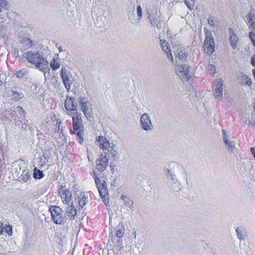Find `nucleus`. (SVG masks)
<instances>
[{
	"instance_id": "nucleus-53",
	"label": "nucleus",
	"mask_w": 255,
	"mask_h": 255,
	"mask_svg": "<svg viewBox=\"0 0 255 255\" xmlns=\"http://www.w3.org/2000/svg\"><path fill=\"white\" fill-rule=\"evenodd\" d=\"M253 75L255 77V69L253 70Z\"/></svg>"
},
{
	"instance_id": "nucleus-37",
	"label": "nucleus",
	"mask_w": 255,
	"mask_h": 255,
	"mask_svg": "<svg viewBox=\"0 0 255 255\" xmlns=\"http://www.w3.org/2000/svg\"><path fill=\"white\" fill-rule=\"evenodd\" d=\"M208 22L209 24V25L211 26H217L218 25V21L215 20L214 18L212 16L208 18Z\"/></svg>"
},
{
	"instance_id": "nucleus-36",
	"label": "nucleus",
	"mask_w": 255,
	"mask_h": 255,
	"mask_svg": "<svg viewBox=\"0 0 255 255\" xmlns=\"http://www.w3.org/2000/svg\"><path fill=\"white\" fill-rule=\"evenodd\" d=\"M7 1L4 0H0V14L5 9V6L7 5Z\"/></svg>"
},
{
	"instance_id": "nucleus-26",
	"label": "nucleus",
	"mask_w": 255,
	"mask_h": 255,
	"mask_svg": "<svg viewBox=\"0 0 255 255\" xmlns=\"http://www.w3.org/2000/svg\"><path fill=\"white\" fill-rule=\"evenodd\" d=\"M248 17V22L250 23L252 30H255V16L250 13L249 14Z\"/></svg>"
},
{
	"instance_id": "nucleus-23",
	"label": "nucleus",
	"mask_w": 255,
	"mask_h": 255,
	"mask_svg": "<svg viewBox=\"0 0 255 255\" xmlns=\"http://www.w3.org/2000/svg\"><path fill=\"white\" fill-rule=\"evenodd\" d=\"M177 53H178L177 57L181 61H184L188 55L187 53L184 50L177 49Z\"/></svg>"
},
{
	"instance_id": "nucleus-11",
	"label": "nucleus",
	"mask_w": 255,
	"mask_h": 255,
	"mask_svg": "<svg viewBox=\"0 0 255 255\" xmlns=\"http://www.w3.org/2000/svg\"><path fill=\"white\" fill-rule=\"evenodd\" d=\"M80 105L81 107V110L87 118V119L90 120L91 116V113L89 111L87 108V100L85 98H81L80 100Z\"/></svg>"
},
{
	"instance_id": "nucleus-19",
	"label": "nucleus",
	"mask_w": 255,
	"mask_h": 255,
	"mask_svg": "<svg viewBox=\"0 0 255 255\" xmlns=\"http://www.w3.org/2000/svg\"><path fill=\"white\" fill-rule=\"evenodd\" d=\"M161 47L162 50L166 52L167 57L172 61L173 56L170 49L168 48V46H167V43L165 41L162 42Z\"/></svg>"
},
{
	"instance_id": "nucleus-51",
	"label": "nucleus",
	"mask_w": 255,
	"mask_h": 255,
	"mask_svg": "<svg viewBox=\"0 0 255 255\" xmlns=\"http://www.w3.org/2000/svg\"><path fill=\"white\" fill-rule=\"evenodd\" d=\"M251 151L252 153L253 154L254 157L255 158V147H252L251 148Z\"/></svg>"
},
{
	"instance_id": "nucleus-13",
	"label": "nucleus",
	"mask_w": 255,
	"mask_h": 255,
	"mask_svg": "<svg viewBox=\"0 0 255 255\" xmlns=\"http://www.w3.org/2000/svg\"><path fill=\"white\" fill-rule=\"evenodd\" d=\"M223 134L224 135V141L228 147L229 151L231 153H235L236 149L235 148V142L234 141H229V136L225 132V130H223Z\"/></svg>"
},
{
	"instance_id": "nucleus-50",
	"label": "nucleus",
	"mask_w": 255,
	"mask_h": 255,
	"mask_svg": "<svg viewBox=\"0 0 255 255\" xmlns=\"http://www.w3.org/2000/svg\"><path fill=\"white\" fill-rule=\"evenodd\" d=\"M4 229V227L3 224L0 222V235L2 233Z\"/></svg>"
},
{
	"instance_id": "nucleus-47",
	"label": "nucleus",
	"mask_w": 255,
	"mask_h": 255,
	"mask_svg": "<svg viewBox=\"0 0 255 255\" xmlns=\"http://www.w3.org/2000/svg\"><path fill=\"white\" fill-rule=\"evenodd\" d=\"M54 79L56 81V85H55V87H59V86L60 85V82L58 81V77H54Z\"/></svg>"
},
{
	"instance_id": "nucleus-59",
	"label": "nucleus",
	"mask_w": 255,
	"mask_h": 255,
	"mask_svg": "<svg viewBox=\"0 0 255 255\" xmlns=\"http://www.w3.org/2000/svg\"><path fill=\"white\" fill-rule=\"evenodd\" d=\"M0 247H1V246L0 245Z\"/></svg>"
},
{
	"instance_id": "nucleus-21",
	"label": "nucleus",
	"mask_w": 255,
	"mask_h": 255,
	"mask_svg": "<svg viewBox=\"0 0 255 255\" xmlns=\"http://www.w3.org/2000/svg\"><path fill=\"white\" fill-rule=\"evenodd\" d=\"M121 199L124 201L125 205L131 210L133 207V202L130 199L128 198L127 196L122 195Z\"/></svg>"
},
{
	"instance_id": "nucleus-24",
	"label": "nucleus",
	"mask_w": 255,
	"mask_h": 255,
	"mask_svg": "<svg viewBox=\"0 0 255 255\" xmlns=\"http://www.w3.org/2000/svg\"><path fill=\"white\" fill-rule=\"evenodd\" d=\"M240 83L243 85H246L249 86L252 85L251 79L246 75H243L240 79Z\"/></svg>"
},
{
	"instance_id": "nucleus-40",
	"label": "nucleus",
	"mask_w": 255,
	"mask_h": 255,
	"mask_svg": "<svg viewBox=\"0 0 255 255\" xmlns=\"http://www.w3.org/2000/svg\"><path fill=\"white\" fill-rule=\"evenodd\" d=\"M123 228V224H122L121 225V228L119 229L117 231L116 235L119 238H122L124 235Z\"/></svg>"
},
{
	"instance_id": "nucleus-5",
	"label": "nucleus",
	"mask_w": 255,
	"mask_h": 255,
	"mask_svg": "<svg viewBox=\"0 0 255 255\" xmlns=\"http://www.w3.org/2000/svg\"><path fill=\"white\" fill-rule=\"evenodd\" d=\"M61 76L65 88L69 91L71 89L72 84L74 81V78L71 72L68 70L66 67H62L61 72Z\"/></svg>"
},
{
	"instance_id": "nucleus-33",
	"label": "nucleus",
	"mask_w": 255,
	"mask_h": 255,
	"mask_svg": "<svg viewBox=\"0 0 255 255\" xmlns=\"http://www.w3.org/2000/svg\"><path fill=\"white\" fill-rule=\"evenodd\" d=\"M147 19L149 20L151 24L154 27L158 26V21L157 20L154 19L152 17V15L151 14L149 13L147 16Z\"/></svg>"
},
{
	"instance_id": "nucleus-52",
	"label": "nucleus",
	"mask_w": 255,
	"mask_h": 255,
	"mask_svg": "<svg viewBox=\"0 0 255 255\" xmlns=\"http://www.w3.org/2000/svg\"><path fill=\"white\" fill-rule=\"evenodd\" d=\"M250 124L252 126H255V121H250Z\"/></svg>"
},
{
	"instance_id": "nucleus-4",
	"label": "nucleus",
	"mask_w": 255,
	"mask_h": 255,
	"mask_svg": "<svg viewBox=\"0 0 255 255\" xmlns=\"http://www.w3.org/2000/svg\"><path fill=\"white\" fill-rule=\"evenodd\" d=\"M206 38L203 44L204 51L208 55H211L214 51L215 44L212 32L205 28Z\"/></svg>"
},
{
	"instance_id": "nucleus-7",
	"label": "nucleus",
	"mask_w": 255,
	"mask_h": 255,
	"mask_svg": "<svg viewBox=\"0 0 255 255\" xmlns=\"http://www.w3.org/2000/svg\"><path fill=\"white\" fill-rule=\"evenodd\" d=\"M58 193L62 199L63 202L67 206L73 205L72 201L71 192L66 189L62 185L58 189Z\"/></svg>"
},
{
	"instance_id": "nucleus-35",
	"label": "nucleus",
	"mask_w": 255,
	"mask_h": 255,
	"mask_svg": "<svg viewBox=\"0 0 255 255\" xmlns=\"http://www.w3.org/2000/svg\"><path fill=\"white\" fill-rule=\"evenodd\" d=\"M15 110L16 112L19 114L20 116H22L23 117H25L26 113L22 107L17 106L15 108Z\"/></svg>"
},
{
	"instance_id": "nucleus-17",
	"label": "nucleus",
	"mask_w": 255,
	"mask_h": 255,
	"mask_svg": "<svg viewBox=\"0 0 255 255\" xmlns=\"http://www.w3.org/2000/svg\"><path fill=\"white\" fill-rule=\"evenodd\" d=\"M237 237L240 242L244 241L246 239L247 234L245 230L242 228H237L236 229Z\"/></svg>"
},
{
	"instance_id": "nucleus-14",
	"label": "nucleus",
	"mask_w": 255,
	"mask_h": 255,
	"mask_svg": "<svg viewBox=\"0 0 255 255\" xmlns=\"http://www.w3.org/2000/svg\"><path fill=\"white\" fill-rule=\"evenodd\" d=\"M98 191L101 197L103 198V202L106 205L109 204V197L108 189L105 187V185H103L101 187H99Z\"/></svg>"
},
{
	"instance_id": "nucleus-54",
	"label": "nucleus",
	"mask_w": 255,
	"mask_h": 255,
	"mask_svg": "<svg viewBox=\"0 0 255 255\" xmlns=\"http://www.w3.org/2000/svg\"><path fill=\"white\" fill-rule=\"evenodd\" d=\"M58 49H59V50L60 51H61L62 50V48H61V47H59V48H58Z\"/></svg>"
},
{
	"instance_id": "nucleus-43",
	"label": "nucleus",
	"mask_w": 255,
	"mask_h": 255,
	"mask_svg": "<svg viewBox=\"0 0 255 255\" xmlns=\"http://www.w3.org/2000/svg\"><path fill=\"white\" fill-rule=\"evenodd\" d=\"M208 69L210 71V74L213 76L216 73L215 67L213 65L209 64L208 65Z\"/></svg>"
},
{
	"instance_id": "nucleus-3",
	"label": "nucleus",
	"mask_w": 255,
	"mask_h": 255,
	"mask_svg": "<svg viewBox=\"0 0 255 255\" xmlns=\"http://www.w3.org/2000/svg\"><path fill=\"white\" fill-rule=\"evenodd\" d=\"M73 120V128L74 130V133L77 135L78 136V140L80 144L83 142V121L81 115H78L77 113L72 117Z\"/></svg>"
},
{
	"instance_id": "nucleus-20",
	"label": "nucleus",
	"mask_w": 255,
	"mask_h": 255,
	"mask_svg": "<svg viewBox=\"0 0 255 255\" xmlns=\"http://www.w3.org/2000/svg\"><path fill=\"white\" fill-rule=\"evenodd\" d=\"M134 7L133 6L132 8V13L128 15V19L133 24H137L140 22V18H135V14L134 13Z\"/></svg>"
},
{
	"instance_id": "nucleus-55",
	"label": "nucleus",
	"mask_w": 255,
	"mask_h": 255,
	"mask_svg": "<svg viewBox=\"0 0 255 255\" xmlns=\"http://www.w3.org/2000/svg\"><path fill=\"white\" fill-rule=\"evenodd\" d=\"M34 85L36 88L38 85H37V84L35 83Z\"/></svg>"
},
{
	"instance_id": "nucleus-15",
	"label": "nucleus",
	"mask_w": 255,
	"mask_h": 255,
	"mask_svg": "<svg viewBox=\"0 0 255 255\" xmlns=\"http://www.w3.org/2000/svg\"><path fill=\"white\" fill-rule=\"evenodd\" d=\"M52 219L56 224H64L66 221V216L63 215L62 213L52 217Z\"/></svg>"
},
{
	"instance_id": "nucleus-25",
	"label": "nucleus",
	"mask_w": 255,
	"mask_h": 255,
	"mask_svg": "<svg viewBox=\"0 0 255 255\" xmlns=\"http://www.w3.org/2000/svg\"><path fill=\"white\" fill-rule=\"evenodd\" d=\"M50 211L51 214V217H54L55 216H57V215H59L62 212L61 209L58 206H52Z\"/></svg>"
},
{
	"instance_id": "nucleus-32",
	"label": "nucleus",
	"mask_w": 255,
	"mask_h": 255,
	"mask_svg": "<svg viewBox=\"0 0 255 255\" xmlns=\"http://www.w3.org/2000/svg\"><path fill=\"white\" fill-rule=\"evenodd\" d=\"M184 1L190 9H193L195 5V0H184Z\"/></svg>"
},
{
	"instance_id": "nucleus-57",
	"label": "nucleus",
	"mask_w": 255,
	"mask_h": 255,
	"mask_svg": "<svg viewBox=\"0 0 255 255\" xmlns=\"http://www.w3.org/2000/svg\"><path fill=\"white\" fill-rule=\"evenodd\" d=\"M1 16H2V14H0ZM0 23H2V21H0Z\"/></svg>"
},
{
	"instance_id": "nucleus-39",
	"label": "nucleus",
	"mask_w": 255,
	"mask_h": 255,
	"mask_svg": "<svg viewBox=\"0 0 255 255\" xmlns=\"http://www.w3.org/2000/svg\"><path fill=\"white\" fill-rule=\"evenodd\" d=\"M249 37L253 45L255 46V30H252L249 33Z\"/></svg>"
},
{
	"instance_id": "nucleus-27",
	"label": "nucleus",
	"mask_w": 255,
	"mask_h": 255,
	"mask_svg": "<svg viewBox=\"0 0 255 255\" xmlns=\"http://www.w3.org/2000/svg\"><path fill=\"white\" fill-rule=\"evenodd\" d=\"M51 67L53 70L55 71L59 68L60 64L59 59H53L51 62Z\"/></svg>"
},
{
	"instance_id": "nucleus-31",
	"label": "nucleus",
	"mask_w": 255,
	"mask_h": 255,
	"mask_svg": "<svg viewBox=\"0 0 255 255\" xmlns=\"http://www.w3.org/2000/svg\"><path fill=\"white\" fill-rule=\"evenodd\" d=\"M30 177V174L28 170H24L21 175V180L24 182H26Z\"/></svg>"
},
{
	"instance_id": "nucleus-6",
	"label": "nucleus",
	"mask_w": 255,
	"mask_h": 255,
	"mask_svg": "<svg viewBox=\"0 0 255 255\" xmlns=\"http://www.w3.org/2000/svg\"><path fill=\"white\" fill-rule=\"evenodd\" d=\"M223 81L221 79H216L213 83V94L214 98L220 100L223 97Z\"/></svg>"
},
{
	"instance_id": "nucleus-18",
	"label": "nucleus",
	"mask_w": 255,
	"mask_h": 255,
	"mask_svg": "<svg viewBox=\"0 0 255 255\" xmlns=\"http://www.w3.org/2000/svg\"><path fill=\"white\" fill-rule=\"evenodd\" d=\"M229 40L231 46L233 49H235L237 46L238 42V38L237 36L232 32L230 33Z\"/></svg>"
},
{
	"instance_id": "nucleus-8",
	"label": "nucleus",
	"mask_w": 255,
	"mask_h": 255,
	"mask_svg": "<svg viewBox=\"0 0 255 255\" xmlns=\"http://www.w3.org/2000/svg\"><path fill=\"white\" fill-rule=\"evenodd\" d=\"M140 125L141 128L146 131H151L153 128V125L150 121L148 114L144 113L142 115L140 119Z\"/></svg>"
},
{
	"instance_id": "nucleus-22",
	"label": "nucleus",
	"mask_w": 255,
	"mask_h": 255,
	"mask_svg": "<svg viewBox=\"0 0 255 255\" xmlns=\"http://www.w3.org/2000/svg\"><path fill=\"white\" fill-rule=\"evenodd\" d=\"M93 175L94 178H95V183L96 184L98 189L99 188V187H101L105 185L104 183L101 182V181L99 179V176L100 174H97L95 170L93 171Z\"/></svg>"
},
{
	"instance_id": "nucleus-41",
	"label": "nucleus",
	"mask_w": 255,
	"mask_h": 255,
	"mask_svg": "<svg viewBox=\"0 0 255 255\" xmlns=\"http://www.w3.org/2000/svg\"><path fill=\"white\" fill-rule=\"evenodd\" d=\"M79 204L82 208L86 204V198L85 195L82 196L81 199L79 200Z\"/></svg>"
},
{
	"instance_id": "nucleus-29",
	"label": "nucleus",
	"mask_w": 255,
	"mask_h": 255,
	"mask_svg": "<svg viewBox=\"0 0 255 255\" xmlns=\"http://www.w3.org/2000/svg\"><path fill=\"white\" fill-rule=\"evenodd\" d=\"M28 73V70L25 69H22L19 71L16 72L15 75L18 78H21L26 76Z\"/></svg>"
},
{
	"instance_id": "nucleus-30",
	"label": "nucleus",
	"mask_w": 255,
	"mask_h": 255,
	"mask_svg": "<svg viewBox=\"0 0 255 255\" xmlns=\"http://www.w3.org/2000/svg\"><path fill=\"white\" fill-rule=\"evenodd\" d=\"M107 150L110 153L113 157H115L118 153L117 147L113 143H112V145Z\"/></svg>"
},
{
	"instance_id": "nucleus-38",
	"label": "nucleus",
	"mask_w": 255,
	"mask_h": 255,
	"mask_svg": "<svg viewBox=\"0 0 255 255\" xmlns=\"http://www.w3.org/2000/svg\"><path fill=\"white\" fill-rule=\"evenodd\" d=\"M12 96L13 99L15 100H18L21 98L22 94L20 93L15 92V91L12 90Z\"/></svg>"
},
{
	"instance_id": "nucleus-2",
	"label": "nucleus",
	"mask_w": 255,
	"mask_h": 255,
	"mask_svg": "<svg viewBox=\"0 0 255 255\" xmlns=\"http://www.w3.org/2000/svg\"><path fill=\"white\" fill-rule=\"evenodd\" d=\"M25 57L28 61L35 65L36 68L44 72L48 67L47 61L42 55L35 51H30L25 53Z\"/></svg>"
},
{
	"instance_id": "nucleus-45",
	"label": "nucleus",
	"mask_w": 255,
	"mask_h": 255,
	"mask_svg": "<svg viewBox=\"0 0 255 255\" xmlns=\"http://www.w3.org/2000/svg\"><path fill=\"white\" fill-rule=\"evenodd\" d=\"M5 231L6 233H7L8 235H12V229L11 227L10 226L7 227L5 229Z\"/></svg>"
},
{
	"instance_id": "nucleus-28",
	"label": "nucleus",
	"mask_w": 255,
	"mask_h": 255,
	"mask_svg": "<svg viewBox=\"0 0 255 255\" xmlns=\"http://www.w3.org/2000/svg\"><path fill=\"white\" fill-rule=\"evenodd\" d=\"M44 176L43 171L35 168L33 171V177L35 179H41Z\"/></svg>"
},
{
	"instance_id": "nucleus-46",
	"label": "nucleus",
	"mask_w": 255,
	"mask_h": 255,
	"mask_svg": "<svg viewBox=\"0 0 255 255\" xmlns=\"http://www.w3.org/2000/svg\"><path fill=\"white\" fill-rule=\"evenodd\" d=\"M251 64L255 67V54L253 55L251 58Z\"/></svg>"
},
{
	"instance_id": "nucleus-34",
	"label": "nucleus",
	"mask_w": 255,
	"mask_h": 255,
	"mask_svg": "<svg viewBox=\"0 0 255 255\" xmlns=\"http://www.w3.org/2000/svg\"><path fill=\"white\" fill-rule=\"evenodd\" d=\"M69 101H70V104H71L72 111H77L78 105L76 100L74 98H70Z\"/></svg>"
},
{
	"instance_id": "nucleus-48",
	"label": "nucleus",
	"mask_w": 255,
	"mask_h": 255,
	"mask_svg": "<svg viewBox=\"0 0 255 255\" xmlns=\"http://www.w3.org/2000/svg\"><path fill=\"white\" fill-rule=\"evenodd\" d=\"M47 151H45L43 154V157H44L45 159L47 160L48 161V159L50 157V155H49V154L47 153Z\"/></svg>"
},
{
	"instance_id": "nucleus-9",
	"label": "nucleus",
	"mask_w": 255,
	"mask_h": 255,
	"mask_svg": "<svg viewBox=\"0 0 255 255\" xmlns=\"http://www.w3.org/2000/svg\"><path fill=\"white\" fill-rule=\"evenodd\" d=\"M176 73L182 78L188 80L191 76L189 74V67L187 65H178L176 68Z\"/></svg>"
},
{
	"instance_id": "nucleus-16",
	"label": "nucleus",
	"mask_w": 255,
	"mask_h": 255,
	"mask_svg": "<svg viewBox=\"0 0 255 255\" xmlns=\"http://www.w3.org/2000/svg\"><path fill=\"white\" fill-rule=\"evenodd\" d=\"M66 213L67 216L71 220H74L75 216L77 214V211L73 205L67 206L66 207Z\"/></svg>"
},
{
	"instance_id": "nucleus-56",
	"label": "nucleus",
	"mask_w": 255,
	"mask_h": 255,
	"mask_svg": "<svg viewBox=\"0 0 255 255\" xmlns=\"http://www.w3.org/2000/svg\"><path fill=\"white\" fill-rule=\"evenodd\" d=\"M0 255H3V253H0Z\"/></svg>"
},
{
	"instance_id": "nucleus-1",
	"label": "nucleus",
	"mask_w": 255,
	"mask_h": 255,
	"mask_svg": "<svg viewBox=\"0 0 255 255\" xmlns=\"http://www.w3.org/2000/svg\"><path fill=\"white\" fill-rule=\"evenodd\" d=\"M164 172L172 189H175L176 186L178 185H179V184H178V178L186 177V180L187 181L185 168L177 162L170 163L168 167L164 169Z\"/></svg>"
},
{
	"instance_id": "nucleus-58",
	"label": "nucleus",
	"mask_w": 255,
	"mask_h": 255,
	"mask_svg": "<svg viewBox=\"0 0 255 255\" xmlns=\"http://www.w3.org/2000/svg\"><path fill=\"white\" fill-rule=\"evenodd\" d=\"M181 190V188L180 187H178V190Z\"/></svg>"
},
{
	"instance_id": "nucleus-44",
	"label": "nucleus",
	"mask_w": 255,
	"mask_h": 255,
	"mask_svg": "<svg viewBox=\"0 0 255 255\" xmlns=\"http://www.w3.org/2000/svg\"><path fill=\"white\" fill-rule=\"evenodd\" d=\"M137 16L139 17L138 18L141 19L142 12V8L140 5H138L137 7Z\"/></svg>"
},
{
	"instance_id": "nucleus-49",
	"label": "nucleus",
	"mask_w": 255,
	"mask_h": 255,
	"mask_svg": "<svg viewBox=\"0 0 255 255\" xmlns=\"http://www.w3.org/2000/svg\"><path fill=\"white\" fill-rule=\"evenodd\" d=\"M24 42H28V43L27 44L28 45L31 46L32 45V41L29 38L24 39Z\"/></svg>"
},
{
	"instance_id": "nucleus-10",
	"label": "nucleus",
	"mask_w": 255,
	"mask_h": 255,
	"mask_svg": "<svg viewBox=\"0 0 255 255\" xmlns=\"http://www.w3.org/2000/svg\"><path fill=\"white\" fill-rule=\"evenodd\" d=\"M96 163L97 169L99 172H103L108 166V159L106 155L103 156L102 154L100 158L97 159Z\"/></svg>"
},
{
	"instance_id": "nucleus-12",
	"label": "nucleus",
	"mask_w": 255,
	"mask_h": 255,
	"mask_svg": "<svg viewBox=\"0 0 255 255\" xmlns=\"http://www.w3.org/2000/svg\"><path fill=\"white\" fill-rule=\"evenodd\" d=\"M96 141L99 143L100 147L103 149L108 150V149L112 145V144L111 145L109 140L103 136H99L96 138Z\"/></svg>"
},
{
	"instance_id": "nucleus-42",
	"label": "nucleus",
	"mask_w": 255,
	"mask_h": 255,
	"mask_svg": "<svg viewBox=\"0 0 255 255\" xmlns=\"http://www.w3.org/2000/svg\"><path fill=\"white\" fill-rule=\"evenodd\" d=\"M64 106L66 110L72 111L71 104H70V101H69V100L67 99L66 100H65L64 103Z\"/></svg>"
}]
</instances>
